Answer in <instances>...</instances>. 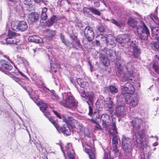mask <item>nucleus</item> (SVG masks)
Segmentation results:
<instances>
[{
  "instance_id": "obj_38",
  "label": "nucleus",
  "mask_w": 159,
  "mask_h": 159,
  "mask_svg": "<svg viewBox=\"0 0 159 159\" xmlns=\"http://www.w3.org/2000/svg\"><path fill=\"white\" fill-rule=\"evenodd\" d=\"M49 120L53 124L55 128L57 129V130H58L59 128V126L58 124L55 122L54 120L52 117H48V118Z\"/></svg>"
},
{
  "instance_id": "obj_12",
  "label": "nucleus",
  "mask_w": 159,
  "mask_h": 159,
  "mask_svg": "<svg viewBox=\"0 0 159 159\" xmlns=\"http://www.w3.org/2000/svg\"><path fill=\"white\" fill-rule=\"evenodd\" d=\"M102 125L105 127L111 125V120L109 116L106 114L102 115L101 117Z\"/></svg>"
},
{
  "instance_id": "obj_44",
  "label": "nucleus",
  "mask_w": 159,
  "mask_h": 159,
  "mask_svg": "<svg viewBox=\"0 0 159 159\" xmlns=\"http://www.w3.org/2000/svg\"><path fill=\"white\" fill-rule=\"evenodd\" d=\"M69 159H74L73 151L67 152Z\"/></svg>"
},
{
  "instance_id": "obj_27",
  "label": "nucleus",
  "mask_w": 159,
  "mask_h": 159,
  "mask_svg": "<svg viewBox=\"0 0 159 159\" xmlns=\"http://www.w3.org/2000/svg\"><path fill=\"white\" fill-rule=\"evenodd\" d=\"M125 107L123 104H118L116 108V111L117 113L119 114H121V112L125 111Z\"/></svg>"
},
{
  "instance_id": "obj_11",
  "label": "nucleus",
  "mask_w": 159,
  "mask_h": 159,
  "mask_svg": "<svg viewBox=\"0 0 159 159\" xmlns=\"http://www.w3.org/2000/svg\"><path fill=\"white\" fill-rule=\"evenodd\" d=\"M112 126L114 132L111 133L110 132V133L113 136V138H112V143L118 144V138L116 135V134H118V133L117 132V129L115 122L112 123Z\"/></svg>"
},
{
  "instance_id": "obj_40",
  "label": "nucleus",
  "mask_w": 159,
  "mask_h": 159,
  "mask_svg": "<svg viewBox=\"0 0 159 159\" xmlns=\"http://www.w3.org/2000/svg\"><path fill=\"white\" fill-rule=\"evenodd\" d=\"M110 92L113 94L117 93L118 92L117 88L113 85H111L110 86Z\"/></svg>"
},
{
  "instance_id": "obj_20",
  "label": "nucleus",
  "mask_w": 159,
  "mask_h": 159,
  "mask_svg": "<svg viewBox=\"0 0 159 159\" xmlns=\"http://www.w3.org/2000/svg\"><path fill=\"white\" fill-rule=\"evenodd\" d=\"M110 22L120 28L124 27L125 25V22L123 20L117 21L113 19L110 20Z\"/></svg>"
},
{
  "instance_id": "obj_61",
  "label": "nucleus",
  "mask_w": 159,
  "mask_h": 159,
  "mask_svg": "<svg viewBox=\"0 0 159 159\" xmlns=\"http://www.w3.org/2000/svg\"><path fill=\"white\" fill-rule=\"evenodd\" d=\"M118 149L117 148H113V151L115 153V155H116V153L118 152Z\"/></svg>"
},
{
  "instance_id": "obj_30",
  "label": "nucleus",
  "mask_w": 159,
  "mask_h": 159,
  "mask_svg": "<svg viewBox=\"0 0 159 159\" xmlns=\"http://www.w3.org/2000/svg\"><path fill=\"white\" fill-rule=\"evenodd\" d=\"M59 65L56 63H51V70L52 72L56 73L57 72L59 67Z\"/></svg>"
},
{
  "instance_id": "obj_3",
  "label": "nucleus",
  "mask_w": 159,
  "mask_h": 159,
  "mask_svg": "<svg viewBox=\"0 0 159 159\" xmlns=\"http://www.w3.org/2000/svg\"><path fill=\"white\" fill-rule=\"evenodd\" d=\"M137 30L139 38L145 40L147 39L150 33L147 27L144 25L143 27L140 26H138L137 29Z\"/></svg>"
},
{
  "instance_id": "obj_58",
  "label": "nucleus",
  "mask_w": 159,
  "mask_h": 159,
  "mask_svg": "<svg viewBox=\"0 0 159 159\" xmlns=\"http://www.w3.org/2000/svg\"><path fill=\"white\" fill-rule=\"evenodd\" d=\"M89 114L90 115H91L92 114V108L91 107L89 106Z\"/></svg>"
},
{
  "instance_id": "obj_62",
  "label": "nucleus",
  "mask_w": 159,
  "mask_h": 159,
  "mask_svg": "<svg viewBox=\"0 0 159 159\" xmlns=\"http://www.w3.org/2000/svg\"><path fill=\"white\" fill-rule=\"evenodd\" d=\"M94 4L95 7H98L100 6V3L99 2H94Z\"/></svg>"
},
{
  "instance_id": "obj_33",
  "label": "nucleus",
  "mask_w": 159,
  "mask_h": 159,
  "mask_svg": "<svg viewBox=\"0 0 159 159\" xmlns=\"http://www.w3.org/2000/svg\"><path fill=\"white\" fill-rule=\"evenodd\" d=\"M81 131L82 133L84 134L85 136L88 137H90V133L88 128L85 127H82L81 129Z\"/></svg>"
},
{
  "instance_id": "obj_43",
  "label": "nucleus",
  "mask_w": 159,
  "mask_h": 159,
  "mask_svg": "<svg viewBox=\"0 0 159 159\" xmlns=\"http://www.w3.org/2000/svg\"><path fill=\"white\" fill-rule=\"evenodd\" d=\"M69 159H74L73 151L67 152Z\"/></svg>"
},
{
  "instance_id": "obj_45",
  "label": "nucleus",
  "mask_w": 159,
  "mask_h": 159,
  "mask_svg": "<svg viewBox=\"0 0 159 159\" xmlns=\"http://www.w3.org/2000/svg\"><path fill=\"white\" fill-rule=\"evenodd\" d=\"M89 157L90 159H95V155L94 151L93 150L91 151V152L89 153Z\"/></svg>"
},
{
  "instance_id": "obj_63",
  "label": "nucleus",
  "mask_w": 159,
  "mask_h": 159,
  "mask_svg": "<svg viewBox=\"0 0 159 159\" xmlns=\"http://www.w3.org/2000/svg\"><path fill=\"white\" fill-rule=\"evenodd\" d=\"M76 26L80 29L82 27V25L81 23H78L76 24Z\"/></svg>"
},
{
  "instance_id": "obj_1",
  "label": "nucleus",
  "mask_w": 159,
  "mask_h": 159,
  "mask_svg": "<svg viewBox=\"0 0 159 159\" xmlns=\"http://www.w3.org/2000/svg\"><path fill=\"white\" fill-rule=\"evenodd\" d=\"M51 93L52 97L54 96L59 103L65 107L70 108L75 107L77 103L70 92L65 93L60 96L57 95L54 90H52Z\"/></svg>"
},
{
  "instance_id": "obj_47",
  "label": "nucleus",
  "mask_w": 159,
  "mask_h": 159,
  "mask_svg": "<svg viewBox=\"0 0 159 159\" xmlns=\"http://www.w3.org/2000/svg\"><path fill=\"white\" fill-rule=\"evenodd\" d=\"M12 78L13 80L18 83L19 84H21V82L19 78L14 76H12Z\"/></svg>"
},
{
  "instance_id": "obj_50",
  "label": "nucleus",
  "mask_w": 159,
  "mask_h": 159,
  "mask_svg": "<svg viewBox=\"0 0 159 159\" xmlns=\"http://www.w3.org/2000/svg\"><path fill=\"white\" fill-rule=\"evenodd\" d=\"M88 85V84L87 82L86 81H84L83 80V81L82 82V85H81L80 87L82 88H84L86 87Z\"/></svg>"
},
{
  "instance_id": "obj_13",
  "label": "nucleus",
  "mask_w": 159,
  "mask_h": 159,
  "mask_svg": "<svg viewBox=\"0 0 159 159\" xmlns=\"http://www.w3.org/2000/svg\"><path fill=\"white\" fill-rule=\"evenodd\" d=\"M62 119L63 121L65 122L68 125H69L72 127H75V125L77 123V120L71 116L68 117L67 119L64 117H63Z\"/></svg>"
},
{
  "instance_id": "obj_21",
  "label": "nucleus",
  "mask_w": 159,
  "mask_h": 159,
  "mask_svg": "<svg viewBox=\"0 0 159 159\" xmlns=\"http://www.w3.org/2000/svg\"><path fill=\"white\" fill-rule=\"evenodd\" d=\"M59 129L63 133L69 135L71 134V131L67 125H64L62 127L59 126Z\"/></svg>"
},
{
  "instance_id": "obj_29",
  "label": "nucleus",
  "mask_w": 159,
  "mask_h": 159,
  "mask_svg": "<svg viewBox=\"0 0 159 159\" xmlns=\"http://www.w3.org/2000/svg\"><path fill=\"white\" fill-rule=\"evenodd\" d=\"M17 61L19 64H23L24 66L27 67L28 66V64L27 61L24 58L19 57L17 58Z\"/></svg>"
},
{
  "instance_id": "obj_48",
  "label": "nucleus",
  "mask_w": 159,
  "mask_h": 159,
  "mask_svg": "<svg viewBox=\"0 0 159 159\" xmlns=\"http://www.w3.org/2000/svg\"><path fill=\"white\" fill-rule=\"evenodd\" d=\"M90 7L89 8L84 7L83 9L84 12L85 14H88L91 11Z\"/></svg>"
},
{
  "instance_id": "obj_26",
  "label": "nucleus",
  "mask_w": 159,
  "mask_h": 159,
  "mask_svg": "<svg viewBox=\"0 0 159 159\" xmlns=\"http://www.w3.org/2000/svg\"><path fill=\"white\" fill-rule=\"evenodd\" d=\"M152 33L154 36L158 40L159 39V28L157 27H154L152 29Z\"/></svg>"
},
{
  "instance_id": "obj_7",
  "label": "nucleus",
  "mask_w": 159,
  "mask_h": 159,
  "mask_svg": "<svg viewBox=\"0 0 159 159\" xmlns=\"http://www.w3.org/2000/svg\"><path fill=\"white\" fill-rule=\"evenodd\" d=\"M86 37L89 41H92L94 37V33L92 28L89 26L86 27L84 30Z\"/></svg>"
},
{
  "instance_id": "obj_34",
  "label": "nucleus",
  "mask_w": 159,
  "mask_h": 159,
  "mask_svg": "<svg viewBox=\"0 0 159 159\" xmlns=\"http://www.w3.org/2000/svg\"><path fill=\"white\" fill-rule=\"evenodd\" d=\"M87 98L86 99H88L91 102H92L94 98V95L93 93L91 92H87L86 93Z\"/></svg>"
},
{
  "instance_id": "obj_16",
  "label": "nucleus",
  "mask_w": 159,
  "mask_h": 159,
  "mask_svg": "<svg viewBox=\"0 0 159 159\" xmlns=\"http://www.w3.org/2000/svg\"><path fill=\"white\" fill-rule=\"evenodd\" d=\"M130 143V139L129 138L126 137L124 135L122 136V143L124 149L130 148V145L129 143Z\"/></svg>"
},
{
  "instance_id": "obj_19",
  "label": "nucleus",
  "mask_w": 159,
  "mask_h": 159,
  "mask_svg": "<svg viewBox=\"0 0 159 159\" xmlns=\"http://www.w3.org/2000/svg\"><path fill=\"white\" fill-rule=\"evenodd\" d=\"M130 43L129 44L130 45V47L133 49V53L134 56L135 57H138L139 55L140 52V49L138 48L137 46L134 44L130 45Z\"/></svg>"
},
{
  "instance_id": "obj_56",
  "label": "nucleus",
  "mask_w": 159,
  "mask_h": 159,
  "mask_svg": "<svg viewBox=\"0 0 159 159\" xmlns=\"http://www.w3.org/2000/svg\"><path fill=\"white\" fill-rule=\"evenodd\" d=\"M109 155L108 153L105 152L103 157V159H108Z\"/></svg>"
},
{
  "instance_id": "obj_36",
  "label": "nucleus",
  "mask_w": 159,
  "mask_h": 159,
  "mask_svg": "<svg viewBox=\"0 0 159 159\" xmlns=\"http://www.w3.org/2000/svg\"><path fill=\"white\" fill-rule=\"evenodd\" d=\"M150 17L156 24H159V19L155 14H151L150 15Z\"/></svg>"
},
{
  "instance_id": "obj_5",
  "label": "nucleus",
  "mask_w": 159,
  "mask_h": 159,
  "mask_svg": "<svg viewBox=\"0 0 159 159\" xmlns=\"http://www.w3.org/2000/svg\"><path fill=\"white\" fill-rule=\"evenodd\" d=\"M13 29L16 31L20 30L24 31L28 28V25L24 21H20L18 23H16L15 24H11Z\"/></svg>"
},
{
  "instance_id": "obj_55",
  "label": "nucleus",
  "mask_w": 159,
  "mask_h": 159,
  "mask_svg": "<svg viewBox=\"0 0 159 159\" xmlns=\"http://www.w3.org/2000/svg\"><path fill=\"white\" fill-rule=\"evenodd\" d=\"M139 135L141 139H143L145 136V134L143 133H140L139 132Z\"/></svg>"
},
{
  "instance_id": "obj_31",
  "label": "nucleus",
  "mask_w": 159,
  "mask_h": 159,
  "mask_svg": "<svg viewBox=\"0 0 159 159\" xmlns=\"http://www.w3.org/2000/svg\"><path fill=\"white\" fill-rule=\"evenodd\" d=\"M128 25L132 27H134L137 25V21L134 19L130 18L128 21Z\"/></svg>"
},
{
  "instance_id": "obj_4",
  "label": "nucleus",
  "mask_w": 159,
  "mask_h": 159,
  "mask_svg": "<svg viewBox=\"0 0 159 159\" xmlns=\"http://www.w3.org/2000/svg\"><path fill=\"white\" fill-rule=\"evenodd\" d=\"M8 36V37L5 39V41L7 44H16L19 42V39L15 38L16 33L15 32L9 30Z\"/></svg>"
},
{
  "instance_id": "obj_24",
  "label": "nucleus",
  "mask_w": 159,
  "mask_h": 159,
  "mask_svg": "<svg viewBox=\"0 0 159 159\" xmlns=\"http://www.w3.org/2000/svg\"><path fill=\"white\" fill-rule=\"evenodd\" d=\"M142 123V120L138 118H136L132 121L133 126L136 129L139 128Z\"/></svg>"
},
{
  "instance_id": "obj_9",
  "label": "nucleus",
  "mask_w": 159,
  "mask_h": 159,
  "mask_svg": "<svg viewBox=\"0 0 159 159\" xmlns=\"http://www.w3.org/2000/svg\"><path fill=\"white\" fill-rule=\"evenodd\" d=\"M39 18V14L36 12H31L28 15V21L29 23L32 24L36 22Z\"/></svg>"
},
{
  "instance_id": "obj_15",
  "label": "nucleus",
  "mask_w": 159,
  "mask_h": 159,
  "mask_svg": "<svg viewBox=\"0 0 159 159\" xmlns=\"http://www.w3.org/2000/svg\"><path fill=\"white\" fill-rule=\"evenodd\" d=\"M28 39L29 41L37 43H42L43 42L42 39L37 35L30 36Z\"/></svg>"
},
{
  "instance_id": "obj_57",
  "label": "nucleus",
  "mask_w": 159,
  "mask_h": 159,
  "mask_svg": "<svg viewBox=\"0 0 159 159\" xmlns=\"http://www.w3.org/2000/svg\"><path fill=\"white\" fill-rule=\"evenodd\" d=\"M81 96L82 97L84 98H85L86 99V98H87V95L86 93H85L84 92H82Z\"/></svg>"
},
{
  "instance_id": "obj_2",
  "label": "nucleus",
  "mask_w": 159,
  "mask_h": 159,
  "mask_svg": "<svg viewBox=\"0 0 159 159\" xmlns=\"http://www.w3.org/2000/svg\"><path fill=\"white\" fill-rule=\"evenodd\" d=\"M102 37L103 40L105 41V43L111 45L113 47L115 46L116 42H118L121 44V45L126 48L128 47L129 44L130 43V37L126 34L120 35L116 39L110 34H108L107 37L103 36H102Z\"/></svg>"
},
{
  "instance_id": "obj_64",
  "label": "nucleus",
  "mask_w": 159,
  "mask_h": 159,
  "mask_svg": "<svg viewBox=\"0 0 159 159\" xmlns=\"http://www.w3.org/2000/svg\"><path fill=\"white\" fill-rule=\"evenodd\" d=\"M91 151H92V150L90 149H89L87 148L85 149V152L87 153H88L89 155V153L91 152Z\"/></svg>"
},
{
  "instance_id": "obj_37",
  "label": "nucleus",
  "mask_w": 159,
  "mask_h": 159,
  "mask_svg": "<svg viewBox=\"0 0 159 159\" xmlns=\"http://www.w3.org/2000/svg\"><path fill=\"white\" fill-rule=\"evenodd\" d=\"M64 150L65 151H66L67 152L72 151L73 149L71 144L70 143H67L65 146Z\"/></svg>"
},
{
  "instance_id": "obj_23",
  "label": "nucleus",
  "mask_w": 159,
  "mask_h": 159,
  "mask_svg": "<svg viewBox=\"0 0 159 159\" xmlns=\"http://www.w3.org/2000/svg\"><path fill=\"white\" fill-rule=\"evenodd\" d=\"M100 59L105 66H108L109 65V61L108 58L105 55H100Z\"/></svg>"
},
{
  "instance_id": "obj_51",
  "label": "nucleus",
  "mask_w": 159,
  "mask_h": 159,
  "mask_svg": "<svg viewBox=\"0 0 159 159\" xmlns=\"http://www.w3.org/2000/svg\"><path fill=\"white\" fill-rule=\"evenodd\" d=\"M94 128L95 130H101L102 129L100 125L98 123L96 124Z\"/></svg>"
},
{
  "instance_id": "obj_8",
  "label": "nucleus",
  "mask_w": 159,
  "mask_h": 159,
  "mask_svg": "<svg viewBox=\"0 0 159 159\" xmlns=\"http://www.w3.org/2000/svg\"><path fill=\"white\" fill-rule=\"evenodd\" d=\"M122 90L125 91L127 94H133L134 92V89L132 84L127 83L122 86Z\"/></svg>"
},
{
  "instance_id": "obj_60",
  "label": "nucleus",
  "mask_w": 159,
  "mask_h": 159,
  "mask_svg": "<svg viewBox=\"0 0 159 159\" xmlns=\"http://www.w3.org/2000/svg\"><path fill=\"white\" fill-rule=\"evenodd\" d=\"M43 113H44V115L47 117H48V116L50 115V112L49 111H46L45 112V111Z\"/></svg>"
},
{
  "instance_id": "obj_10",
  "label": "nucleus",
  "mask_w": 159,
  "mask_h": 159,
  "mask_svg": "<svg viewBox=\"0 0 159 159\" xmlns=\"http://www.w3.org/2000/svg\"><path fill=\"white\" fill-rule=\"evenodd\" d=\"M57 17L55 16H53L47 21L45 20L44 22H43V24H41V25L44 27L45 26H51L57 21Z\"/></svg>"
},
{
  "instance_id": "obj_17",
  "label": "nucleus",
  "mask_w": 159,
  "mask_h": 159,
  "mask_svg": "<svg viewBox=\"0 0 159 159\" xmlns=\"http://www.w3.org/2000/svg\"><path fill=\"white\" fill-rule=\"evenodd\" d=\"M48 10L47 8L43 7V8L41 15V20H40V24H43L42 22H44L47 18V12Z\"/></svg>"
},
{
  "instance_id": "obj_14",
  "label": "nucleus",
  "mask_w": 159,
  "mask_h": 159,
  "mask_svg": "<svg viewBox=\"0 0 159 159\" xmlns=\"http://www.w3.org/2000/svg\"><path fill=\"white\" fill-rule=\"evenodd\" d=\"M70 38L72 40L71 44L73 47L76 49H78L80 48V43L79 40L77 39V37L73 35H70Z\"/></svg>"
},
{
  "instance_id": "obj_41",
  "label": "nucleus",
  "mask_w": 159,
  "mask_h": 159,
  "mask_svg": "<svg viewBox=\"0 0 159 159\" xmlns=\"http://www.w3.org/2000/svg\"><path fill=\"white\" fill-rule=\"evenodd\" d=\"M90 9H91V11L93 14L99 16L100 15V13L96 8L93 7H91Z\"/></svg>"
},
{
  "instance_id": "obj_6",
  "label": "nucleus",
  "mask_w": 159,
  "mask_h": 159,
  "mask_svg": "<svg viewBox=\"0 0 159 159\" xmlns=\"http://www.w3.org/2000/svg\"><path fill=\"white\" fill-rule=\"evenodd\" d=\"M126 102L131 107H134L137 105L138 102V98L136 96L131 95L129 98L126 99Z\"/></svg>"
},
{
  "instance_id": "obj_53",
  "label": "nucleus",
  "mask_w": 159,
  "mask_h": 159,
  "mask_svg": "<svg viewBox=\"0 0 159 159\" xmlns=\"http://www.w3.org/2000/svg\"><path fill=\"white\" fill-rule=\"evenodd\" d=\"M76 81L78 84L80 86L81 85H82V82L83 81V80L81 78H78L76 80Z\"/></svg>"
},
{
  "instance_id": "obj_22",
  "label": "nucleus",
  "mask_w": 159,
  "mask_h": 159,
  "mask_svg": "<svg viewBox=\"0 0 159 159\" xmlns=\"http://www.w3.org/2000/svg\"><path fill=\"white\" fill-rule=\"evenodd\" d=\"M0 62L1 66L5 69L8 70H11L12 69V66L9 62L4 60H1Z\"/></svg>"
},
{
  "instance_id": "obj_25",
  "label": "nucleus",
  "mask_w": 159,
  "mask_h": 159,
  "mask_svg": "<svg viewBox=\"0 0 159 159\" xmlns=\"http://www.w3.org/2000/svg\"><path fill=\"white\" fill-rule=\"evenodd\" d=\"M37 104L40 106V108L41 110L43 112H44L48 107V105L45 103L42 102V101H38V102H36Z\"/></svg>"
},
{
  "instance_id": "obj_32",
  "label": "nucleus",
  "mask_w": 159,
  "mask_h": 159,
  "mask_svg": "<svg viewBox=\"0 0 159 159\" xmlns=\"http://www.w3.org/2000/svg\"><path fill=\"white\" fill-rule=\"evenodd\" d=\"M116 73L121 75L123 72V67L121 65L117 64L116 66Z\"/></svg>"
},
{
  "instance_id": "obj_35",
  "label": "nucleus",
  "mask_w": 159,
  "mask_h": 159,
  "mask_svg": "<svg viewBox=\"0 0 159 159\" xmlns=\"http://www.w3.org/2000/svg\"><path fill=\"white\" fill-rule=\"evenodd\" d=\"M46 31L48 34V36L50 38L49 39L52 38L54 37L56 33L55 30H51L49 29H47Z\"/></svg>"
},
{
  "instance_id": "obj_46",
  "label": "nucleus",
  "mask_w": 159,
  "mask_h": 159,
  "mask_svg": "<svg viewBox=\"0 0 159 159\" xmlns=\"http://www.w3.org/2000/svg\"><path fill=\"white\" fill-rule=\"evenodd\" d=\"M152 67L155 71L159 74V66L155 64H153Z\"/></svg>"
},
{
  "instance_id": "obj_52",
  "label": "nucleus",
  "mask_w": 159,
  "mask_h": 159,
  "mask_svg": "<svg viewBox=\"0 0 159 159\" xmlns=\"http://www.w3.org/2000/svg\"><path fill=\"white\" fill-rule=\"evenodd\" d=\"M98 29L100 32H103L104 31V27L102 25H101L100 26H98Z\"/></svg>"
},
{
  "instance_id": "obj_54",
  "label": "nucleus",
  "mask_w": 159,
  "mask_h": 159,
  "mask_svg": "<svg viewBox=\"0 0 159 159\" xmlns=\"http://www.w3.org/2000/svg\"><path fill=\"white\" fill-rule=\"evenodd\" d=\"M60 36L61 39L62 41V42L63 43H64L65 44H66V41L65 40L64 37V35H63L62 34H61L60 35Z\"/></svg>"
},
{
  "instance_id": "obj_59",
  "label": "nucleus",
  "mask_w": 159,
  "mask_h": 159,
  "mask_svg": "<svg viewBox=\"0 0 159 159\" xmlns=\"http://www.w3.org/2000/svg\"><path fill=\"white\" fill-rule=\"evenodd\" d=\"M52 111L54 113V114L57 116L59 117L60 119H61V117L59 115V114L56 111H55L54 110H52Z\"/></svg>"
},
{
  "instance_id": "obj_18",
  "label": "nucleus",
  "mask_w": 159,
  "mask_h": 159,
  "mask_svg": "<svg viewBox=\"0 0 159 159\" xmlns=\"http://www.w3.org/2000/svg\"><path fill=\"white\" fill-rule=\"evenodd\" d=\"M125 66L128 72V74L130 76L132 75L134 68L133 67L131 62H129L125 65Z\"/></svg>"
},
{
  "instance_id": "obj_28",
  "label": "nucleus",
  "mask_w": 159,
  "mask_h": 159,
  "mask_svg": "<svg viewBox=\"0 0 159 159\" xmlns=\"http://www.w3.org/2000/svg\"><path fill=\"white\" fill-rule=\"evenodd\" d=\"M107 54L110 57L112 58L111 59L114 60V58L116 57V52L115 51L112 49H109L107 51Z\"/></svg>"
},
{
  "instance_id": "obj_42",
  "label": "nucleus",
  "mask_w": 159,
  "mask_h": 159,
  "mask_svg": "<svg viewBox=\"0 0 159 159\" xmlns=\"http://www.w3.org/2000/svg\"><path fill=\"white\" fill-rule=\"evenodd\" d=\"M151 46L152 49L155 51H157L159 48V45L156 42L151 43Z\"/></svg>"
},
{
  "instance_id": "obj_49",
  "label": "nucleus",
  "mask_w": 159,
  "mask_h": 159,
  "mask_svg": "<svg viewBox=\"0 0 159 159\" xmlns=\"http://www.w3.org/2000/svg\"><path fill=\"white\" fill-rule=\"evenodd\" d=\"M23 2L25 4L28 6H30L32 4L31 0H23Z\"/></svg>"
},
{
  "instance_id": "obj_39",
  "label": "nucleus",
  "mask_w": 159,
  "mask_h": 159,
  "mask_svg": "<svg viewBox=\"0 0 159 159\" xmlns=\"http://www.w3.org/2000/svg\"><path fill=\"white\" fill-rule=\"evenodd\" d=\"M107 100L109 101L107 102L106 103V104L107 105V107L109 109L112 108L113 106V102L111 100L110 98H108Z\"/></svg>"
}]
</instances>
